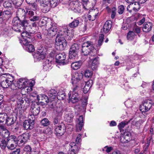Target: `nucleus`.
<instances>
[{
    "label": "nucleus",
    "mask_w": 154,
    "mask_h": 154,
    "mask_svg": "<svg viewBox=\"0 0 154 154\" xmlns=\"http://www.w3.org/2000/svg\"><path fill=\"white\" fill-rule=\"evenodd\" d=\"M9 140H8V138L7 140L8 141L10 140V141H14L15 143H17L18 142V138H17L14 135H11L9 136Z\"/></svg>",
    "instance_id": "obj_41"
},
{
    "label": "nucleus",
    "mask_w": 154,
    "mask_h": 154,
    "mask_svg": "<svg viewBox=\"0 0 154 154\" xmlns=\"http://www.w3.org/2000/svg\"><path fill=\"white\" fill-rule=\"evenodd\" d=\"M48 94L50 98L54 99L57 95V92L55 90L51 89L48 91Z\"/></svg>",
    "instance_id": "obj_28"
},
{
    "label": "nucleus",
    "mask_w": 154,
    "mask_h": 154,
    "mask_svg": "<svg viewBox=\"0 0 154 154\" xmlns=\"http://www.w3.org/2000/svg\"><path fill=\"white\" fill-rule=\"evenodd\" d=\"M132 4L134 5L133 10L135 11H138L140 8V3L137 2H134V3H132Z\"/></svg>",
    "instance_id": "obj_38"
},
{
    "label": "nucleus",
    "mask_w": 154,
    "mask_h": 154,
    "mask_svg": "<svg viewBox=\"0 0 154 154\" xmlns=\"http://www.w3.org/2000/svg\"><path fill=\"white\" fill-rule=\"evenodd\" d=\"M82 135L80 134H79L76 139L75 142L77 144L79 143L82 140L81 139V136Z\"/></svg>",
    "instance_id": "obj_55"
},
{
    "label": "nucleus",
    "mask_w": 154,
    "mask_h": 154,
    "mask_svg": "<svg viewBox=\"0 0 154 154\" xmlns=\"http://www.w3.org/2000/svg\"><path fill=\"white\" fill-rule=\"evenodd\" d=\"M79 49V46L78 44H74L72 45L69 50V57L73 59L77 58L78 53Z\"/></svg>",
    "instance_id": "obj_5"
},
{
    "label": "nucleus",
    "mask_w": 154,
    "mask_h": 154,
    "mask_svg": "<svg viewBox=\"0 0 154 154\" xmlns=\"http://www.w3.org/2000/svg\"><path fill=\"white\" fill-rule=\"evenodd\" d=\"M41 123L42 125L44 126H46L49 125V122L46 118H44L42 120L41 122Z\"/></svg>",
    "instance_id": "obj_44"
},
{
    "label": "nucleus",
    "mask_w": 154,
    "mask_h": 154,
    "mask_svg": "<svg viewBox=\"0 0 154 154\" xmlns=\"http://www.w3.org/2000/svg\"><path fill=\"white\" fill-rule=\"evenodd\" d=\"M23 127L26 130H31L33 128L34 125L33 119L30 120H26L23 123Z\"/></svg>",
    "instance_id": "obj_14"
},
{
    "label": "nucleus",
    "mask_w": 154,
    "mask_h": 154,
    "mask_svg": "<svg viewBox=\"0 0 154 154\" xmlns=\"http://www.w3.org/2000/svg\"><path fill=\"white\" fill-rule=\"evenodd\" d=\"M69 145L71 147V148L70 149H71L73 152H78L79 148L78 146L76 145L75 143L74 142H71L70 143Z\"/></svg>",
    "instance_id": "obj_33"
},
{
    "label": "nucleus",
    "mask_w": 154,
    "mask_h": 154,
    "mask_svg": "<svg viewBox=\"0 0 154 154\" xmlns=\"http://www.w3.org/2000/svg\"><path fill=\"white\" fill-rule=\"evenodd\" d=\"M29 20L31 21H35L38 20L40 18V17L37 16H35L32 17H29Z\"/></svg>",
    "instance_id": "obj_53"
},
{
    "label": "nucleus",
    "mask_w": 154,
    "mask_h": 154,
    "mask_svg": "<svg viewBox=\"0 0 154 154\" xmlns=\"http://www.w3.org/2000/svg\"><path fill=\"white\" fill-rule=\"evenodd\" d=\"M29 134L28 133H24L18 137V140L20 144L25 143L29 139Z\"/></svg>",
    "instance_id": "obj_12"
},
{
    "label": "nucleus",
    "mask_w": 154,
    "mask_h": 154,
    "mask_svg": "<svg viewBox=\"0 0 154 154\" xmlns=\"http://www.w3.org/2000/svg\"><path fill=\"white\" fill-rule=\"evenodd\" d=\"M16 29V32H17L20 33L21 35V36L24 38L26 37L27 38V39L30 38V36H31L30 33L29 32H28L27 31V29H23V28H20V29ZM24 39V38H23Z\"/></svg>",
    "instance_id": "obj_20"
},
{
    "label": "nucleus",
    "mask_w": 154,
    "mask_h": 154,
    "mask_svg": "<svg viewBox=\"0 0 154 154\" xmlns=\"http://www.w3.org/2000/svg\"><path fill=\"white\" fill-rule=\"evenodd\" d=\"M104 149H106L105 151L107 153L110 152L113 149V148L112 146H106L104 147Z\"/></svg>",
    "instance_id": "obj_56"
},
{
    "label": "nucleus",
    "mask_w": 154,
    "mask_h": 154,
    "mask_svg": "<svg viewBox=\"0 0 154 154\" xmlns=\"http://www.w3.org/2000/svg\"><path fill=\"white\" fill-rule=\"evenodd\" d=\"M90 88L87 85H85L83 88V92L84 93L86 94L88 92Z\"/></svg>",
    "instance_id": "obj_62"
},
{
    "label": "nucleus",
    "mask_w": 154,
    "mask_h": 154,
    "mask_svg": "<svg viewBox=\"0 0 154 154\" xmlns=\"http://www.w3.org/2000/svg\"><path fill=\"white\" fill-rule=\"evenodd\" d=\"M2 135L4 137H8L10 135V132L7 129H5L2 131Z\"/></svg>",
    "instance_id": "obj_40"
},
{
    "label": "nucleus",
    "mask_w": 154,
    "mask_h": 154,
    "mask_svg": "<svg viewBox=\"0 0 154 154\" xmlns=\"http://www.w3.org/2000/svg\"><path fill=\"white\" fill-rule=\"evenodd\" d=\"M40 107V106L37 104H32L31 107V111L34 115L37 116L39 113Z\"/></svg>",
    "instance_id": "obj_21"
},
{
    "label": "nucleus",
    "mask_w": 154,
    "mask_h": 154,
    "mask_svg": "<svg viewBox=\"0 0 154 154\" xmlns=\"http://www.w3.org/2000/svg\"><path fill=\"white\" fill-rule=\"evenodd\" d=\"M124 10V6L123 5H121L118 8V12L119 14H121L123 13Z\"/></svg>",
    "instance_id": "obj_48"
},
{
    "label": "nucleus",
    "mask_w": 154,
    "mask_h": 154,
    "mask_svg": "<svg viewBox=\"0 0 154 154\" xmlns=\"http://www.w3.org/2000/svg\"><path fill=\"white\" fill-rule=\"evenodd\" d=\"M104 37V35L103 34L101 35L99 37L98 40V43L97 44L98 46H100L102 45Z\"/></svg>",
    "instance_id": "obj_45"
},
{
    "label": "nucleus",
    "mask_w": 154,
    "mask_h": 154,
    "mask_svg": "<svg viewBox=\"0 0 154 154\" xmlns=\"http://www.w3.org/2000/svg\"><path fill=\"white\" fill-rule=\"evenodd\" d=\"M46 50L45 48L42 46L38 48L37 53L34 55V60L38 61L42 60L45 57Z\"/></svg>",
    "instance_id": "obj_4"
},
{
    "label": "nucleus",
    "mask_w": 154,
    "mask_h": 154,
    "mask_svg": "<svg viewBox=\"0 0 154 154\" xmlns=\"http://www.w3.org/2000/svg\"><path fill=\"white\" fill-rule=\"evenodd\" d=\"M13 4L15 8H17L20 7L22 4V1L21 0H13L12 1Z\"/></svg>",
    "instance_id": "obj_35"
},
{
    "label": "nucleus",
    "mask_w": 154,
    "mask_h": 154,
    "mask_svg": "<svg viewBox=\"0 0 154 154\" xmlns=\"http://www.w3.org/2000/svg\"><path fill=\"white\" fill-rule=\"evenodd\" d=\"M91 60H92V63L91 68L93 70H95L97 69L99 64L98 57L93 58Z\"/></svg>",
    "instance_id": "obj_23"
},
{
    "label": "nucleus",
    "mask_w": 154,
    "mask_h": 154,
    "mask_svg": "<svg viewBox=\"0 0 154 154\" xmlns=\"http://www.w3.org/2000/svg\"><path fill=\"white\" fill-rule=\"evenodd\" d=\"M130 140V134L128 132L125 133L120 137V141L122 143H127Z\"/></svg>",
    "instance_id": "obj_15"
},
{
    "label": "nucleus",
    "mask_w": 154,
    "mask_h": 154,
    "mask_svg": "<svg viewBox=\"0 0 154 154\" xmlns=\"http://www.w3.org/2000/svg\"><path fill=\"white\" fill-rule=\"evenodd\" d=\"M32 150L31 147L29 145L26 146L24 148V150L26 152H29L30 151Z\"/></svg>",
    "instance_id": "obj_60"
},
{
    "label": "nucleus",
    "mask_w": 154,
    "mask_h": 154,
    "mask_svg": "<svg viewBox=\"0 0 154 154\" xmlns=\"http://www.w3.org/2000/svg\"><path fill=\"white\" fill-rule=\"evenodd\" d=\"M92 73L91 71L89 70H86L85 72V75L86 77H89L92 76Z\"/></svg>",
    "instance_id": "obj_51"
},
{
    "label": "nucleus",
    "mask_w": 154,
    "mask_h": 154,
    "mask_svg": "<svg viewBox=\"0 0 154 154\" xmlns=\"http://www.w3.org/2000/svg\"><path fill=\"white\" fill-rule=\"evenodd\" d=\"M82 64L81 61H79L72 63L71 65L72 68L74 70H77L79 68Z\"/></svg>",
    "instance_id": "obj_27"
},
{
    "label": "nucleus",
    "mask_w": 154,
    "mask_h": 154,
    "mask_svg": "<svg viewBox=\"0 0 154 154\" xmlns=\"http://www.w3.org/2000/svg\"><path fill=\"white\" fill-rule=\"evenodd\" d=\"M133 31L135 33H136L139 35V34H140V29L139 27H135L133 28Z\"/></svg>",
    "instance_id": "obj_49"
},
{
    "label": "nucleus",
    "mask_w": 154,
    "mask_h": 154,
    "mask_svg": "<svg viewBox=\"0 0 154 154\" xmlns=\"http://www.w3.org/2000/svg\"><path fill=\"white\" fill-rule=\"evenodd\" d=\"M111 12V17L112 19L115 18L116 13V8L114 7L110 9Z\"/></svg>",
    "instance_id": "obj_46"
},
{
    "label": "nucleus",
    "mask_w": 154,
    "mask_h": 154,
    "mask_svg": "<svg viewBox=\"0 0 154 154\" xmlns=\"http://www.w3.org/2000/svg\"><path fill=\"white\" fill-rule=\"evenodd\" d=\"M60 0H51L50 1L51 5H52L54 7L56 6L59 2Z\"/></svg>",
    "instance_id": "obj_54"
},
{
    "label": "nucleus",
    "mask_w": 154,
    "mask_h": 154,
    "mask_svg": "<svg viewBox=\"0 0 154 154\" xmlns=\"http://www.w3.org/2000/svg\"><path fill=\"white\" fill-rule=\"evenodd\" d=\"M32 87L30 86H26L24 88L21 89V93L22 94L25 95L26 93H24L25 90H26V93H29L32 90Z\"/></svg>",
    "instance_id": "obj_31"
},
{
    "label": "nucleus",
    "mask_w": 154,
    "mask_h": 154,
    "mask_svg": "<svg viewBox=\"0 0 154 154\" xmlns=\"http://www.w3.org/2000/svg\"><path fill=\"white\" fill-rule=\"evenodd\" d=\"M79 23L78 18L74 19L73 21L69 24V26L71 28H75L78 26Z\"/></svg>",
    "instance_id": "obj_29"
},
{
    "label": "nucleus",
    "mask_w": 154,
    "mask_h": 154,
    "mask_svg": "<svg viewBox=\"0 0 154 154\" xmlns=\"http://www.w3.org/2000/svg\"><path fill=\"white\" fill-rule=\"evenodd\" d=\"M38 101L40 103H48L49 101L48 96L44 94H41L38 95L37 97Z\"/></svg>",
    "instance_id": "obj_19"
},
{
    "label": "nucleus",
    "mask_w": 154,
    "mask_h": 154,
    "mask_svg": "<svg viewBox=\"0 0 154 154\" xmlns=\"http://www.w3.org/2000/svg\"><path fill=\"white\" fill-rule=\"evenodd\" d=\"M15 110L17 114L20 115H22L24 111L23 108L21 109H15Z\"/></svg>",
    "instance_id": "obj_57"
},
{
    "label": "nucleus",
    "mask_w": 154,
    "mask_h": 154,
    "mask_svg": "<svg viewBox=\"0 0 154 154\" xmlns=\"http://www.w3.org/2000/svg\"><path fill=\"white\" fill-rule=\"evenodd\" d=\"M83 126V124H77L76 125V130L77 132H79L81 131Z\"/></svg>",
    "instance_id": "obj_52"
},
{
    "label": "nucleus",
    "mask_w": 154,
    "mask_h": 154,
    "mask_svg": "<svg viewBox=\"0 0 154 154\" xmlns=\"http://www.w3.org/2000/svg\"><path fill=\"white\" fill-rule=\"evenodd\" d=\"M14 83L16 87V88L15 89L17 88L22 89L29 84L28 79L22 78L19 79L17 83L15 82Z\"/></svg>",
    "instance_id": "obj_10"
},
{
    "label": "nucleus",
    "mask_w": 154,
    "mask_h": 154,
    "mask_svg": "<svg viewBox=\"0 0 154 154\" xmlns=\"http://www.w3.org/2000/svg\"><path fill=\"white\" fill-rule=\"evenodd\" d=\"M152 25L150 22L145 23L143 27V30L144 32H148L150 31L152 28Z\"/></svg>",
    "instance_id": "obj_26"
},
{
    "label": "nucleus",
    "mask_w": 154,
    "mask_h": 154,
    "mask_svg": "<svg viewBox=\"0 0 154 154\" xmlns=\"http://www.w3.org/2000/svg\"><path fill=\"white\" fill-rule=\"evenodd\" d=\"M57 30L56 24L51 23L47 30V34L48 36L52 37L56 34Z\"/></svg>",
    "instance_id": "obj_7"
},
{
    "label": "nucleus",
    "mask_w": 154,
    "mask_h": 154,
    "mask_svg": "<svg viewBox=\"0 0 154 154\" xmlns=\"http://www.w3.org/2000/svg\"><path fill=\"white\" fill-rule=\"evenodd\" d=\"M74 112L70 110L69 112L66 113L65 116V121L68 123H72L73 121L74 117Z\"/></svg>",
    "instance_id": "obj_16"
},
{
    "label": "nucleus",
    "mask_w": 154,
    "mask_h": 154,
    "mask_svg": "<svg viewBox=\"0 0 154 154\" xmlns=\"http://www.w3.org/2000/svg\"><path fill=\"white\" fill-rule=\"evenodd\" d=\"M20 152V149H17L11 152L10 154H19Z\"/></svg>",
    "instance_id": "obj_64"
},
{
    "label": "nucleus",
    "mask_w": 154,
    "mask_h": 154,
    "mask_svg": "<svg viewBox=\"0 0 154 154\" xmlns=\"http://www.w3.org/2000/svg\"><path fill=\"white\" fill-rule=\"evenodd\" d=\"M42 7V11L43 13H46L49 11L51 7L50 1L47 0V2L45 1V3H42L41 5Z\"/></svg>",
    "instance_id": "obj_17"
},
{
    "label": "nucleus",
    "mask_w": 154,
    "mask_h": 154,
    "mask_svg": "<svg viewBox=\"0 0 154 154\" xmlns=\"http://www.w3.org/2000/svg\"><path fill=\"white\" fill-rule=\"evenodd\" d=\"M7 147L9 149H13L16 147V146L13 143H11L10 145L8 144L7 145Z\"/></svg>",
    "instance_id": "obj_61"
},
{
    "label": "nucleus",
    "mask_w": 154,
    "mask_h": 154,
    "mask_svg": "<svg viewBox=\"0 0 154 154\" xmlns=\"http://www.w3.org/2000/svg\"><path fill=\"white\" fill-rule=\"evenodd\" d=\"M24 40H23L22 41L23 44L25 46H26V47L28 46L29 44L28 42L29 41V40L26 38H24Z\"/></svg>",
    "instance_id": "obj_59"
},
{
    "label": "nucleus",
    "mask_w": 154,
    "mask_h": 154,
    "mask_svg": "<svg viewBox=\"0 0 154 154\" xmlns=\"http://www.w3.org/2000/svg\"><path fill=\"white\" fill-rule=\"evenodd\" d=\"M73 32L72 30L70 31L68 28L62 29L59 31L56 37L55 44L59 46L61 50L63 49L66 45L65 38L68 40L73 37Z\"/></svg>",
    "instance_id": "obj_1"
},
{
    "label": "nucleus",
    "mask_w": 154,
    "mask_h": 154,
    "mask_svg": "<svg viewBox=\"0 0 154 154\" xmlns=\"http://www.w3.org/2000/svg\"><path fill=\"white\" fill-rule=\"evenodd\" d=\"M83 76V74L80 72H75L72 74L71 82L73 85H79Z\"/></svg>",
    "instance_id": "obj_6"
},
{
    "label": "nucleus",
    "mask_w": 154,
    "mask_h": 154,
    "mask_svg": "<svg viewBox=\"0 0 154 154\" xmlns=\"http://www.w3.org/2000/svg\"><path fill=\"white\" fill-rule=\"evenodd\" d=\"M66 58V55L64 53L58 54L55 57L56 62L60 65H64L67 63V62L65 61Z\"/></svg>",
    "instance_id": "obj_9"
},
{
    "label": "nucleus",
    "mask_w": 154,
    "mask_h": 154,
    "mask_svg": "<svg viewBox=\"0 0 154 154\" xmlns=\"http://www.w3.org/2000/svg\"><path fill=\"white\" fill-rule=\"evenodd\" d=\"M51 60H50L48 59L46 60L43 63V68L45 69L46 70H48L51 66Z\"/></svg>",
    "instance_id": "obj_30"
},
{
    "label": "nucleus",
    "mask_w": 154,
    "mask_h": 154,
    "mask_svg": "<svg viewBox=\"0 0 154 154\" xmlns=\"http://www.w3.org/2000/svg\"><path fill=\"white\" fill-rule=\"evenodd\" d=\"M36 31H37L36 28L31 27V29L29 31V33L31 34H35V33H36Z\"/></svg>",
    "instance_id": "obj_63"
},
{
    "label": "nucleus",
    "mask_w": 154,
    "mask_h": 154,
    "mask_svg": "<svg viewBox=\"0 0 154 154\" xmlns=\"http://www.w3.org/2000/svg\"><path fill=\"white\" fill-rule=\"evenodd\" d=\"M55 131L56 135L58 136L62 135L65 132V125L63 123L55 126Z\"/></svg>",
    "instance_id": "obj_8"
},
{
    "label": "nucleus",
    "mask_w": 154,
    "mask_h": 154,
    "mask_svg": "<svg viewBox=\"0 0 154 154\" xmlns=\"http://www.w3.org/2000/svg\"><path fill=\"white\" fill-rule=\"evenodd\" d=\"M15 119L13 115H8L7 118L6 119V123L8 125H11L15 122Z\"/></svg>",
    "instance_id": "obj_24"
},
{
    "label": "nucleus",
    "mask_w": 154,
    "mask_h": 154,
    "mask_svg": "<svg viewBox=\"0 0 154 154\" xmlns=\"http://www.w3.org/2000/svg\"><path fill=\"white\" fill-rule=\"evenodd\" d=\"M28 25V21L26 20H23L20 21V24H19V27L21 28H23V29H27V27Z\"/></svg>",
    "instance_id": "obj_32"
},
{
    "label": "nucleus",
    "mask_w": 154,
    "mask_h": 154,
    "mask_svg": "<svg viewBox=\"0 0 154 154\" xmlns=\"http://www.w3.org/2000/svg\"><path fill=\"white\" fill-rule=\"evenodd\" d=\"M81 51L82 54L85 56L89 55L91 56H94L97 54V50L94 47V44L89 41L82 44Z\"/></svg>",
    "instance_id": "obj_2"
},
{
    "label": "nucleus",
    "mask_w": 154,
    "mask_h": 154,
    "mask_svg": "<svg viewBox=\"0 0 154 154\" xmlns=\"http://www.w3.org/2000/svg\"><path fill=\"white\" fill-rule=\"evenodd\" d=\"M8 115L6 114H1L0 117V123L3 122L7 117Z\"/></svg>",
    "instance_id": "obj_47"
},
{
    "label": "nucleus",
    "mask_w": 154,
    "mask_h": 154,
    "mask_svg": "<svg viewBox=\"0 0 154 154\" xmlns=\"http://www.w3.org/2000/svg\"><path fill=\"white\" fill-rule=\"evenodd\" d=\"M7 141H8L7 140ZM8 142H6L5 140L4 139H2L0 140V146L2 149H5L6 147V146L8 145Z\"/></svg>",
    "instance_id": "obj_36"
},
{
    "label": "nucleus",
    "mask_w": 154,
    "mask_h": 154,
    "mask_svg": "<svg viewBox=\"0 0 154 154\" xmlns=\"http://www.w3.org/2000/svg\"><path fill=\"white\" fill-rule=\"evenodd\" d=\"M3 5L5 8H11L12 7V4L11 1H7L4 3Z\"/></svg>",
    "instance_id": "obj_42"
},
{
    "label": "nucleus",
    "mask_w": 154,
    "mask_h": 154,
    "mask_svg": "<svg viewBox=\"0 0 154 154\" xmlns=\"http://www.w3.org/2000/svg\"><path fill=\"white\" fill-rule=\"evenodd\" d=\"M152 105V101H147L144 103L143 105L140 107V110L142 112H145L149 110Z\"/></svg>",
    "instance_id": "obj_13"
},
{
    "label": "nucleus",
    "mask_w": 154,
    "mask_h": 154,
    "mask_svg": "<svg viewBox=\"0 0 154 154\" xmlns=\"http://www.w3.org/2000/svg\"><path fill=\"white\" fill-rule=\"evenodd\" d=\"M14 80V77L9 74L7 75L6 77L0 76V82L3 88H7L10 87L11 89H15L16 87Z\"/></svg>",
    "instance_id": "obj_3"
},
{
    "label": "nucleus",
    "mask_w": 154,
    "mask_h": 154,
    "mask_svg": "<svg viewBox=\"0 0 154 154\" xmlns=\"http://www.w3.org/2000/svg\"><path fill=\"white\" fill-rule=\"evenodd\" d=\"M77 2L71 3L70 6L71 9L75 13L79 12L80 11V7L79 6Z\"/></svg>",
    "instance_id": "obj_25"
},
{
    "label": "nucleus",
    "mask_w": 154,
    "mask_h": 154,
    "mask_svg": "<svg viewBox=\"0 0 154 154\" xmlns=\"http://www.w3.org/2000/svg\"><path fill=\"white\" fill-rule=\"evenodd\" d=\"M72 96L71 98V94L70 92L68 94L69 97L68 100H69V102L71 101L72 103H75L81 99V95L79 94L77 92H74L73 93H72Z\"/></svg>",
    "instance_id": "obj_11"
},
{
    "label": "nucleus",
    "mask_w": 154,
    "mask_h": 154,
    "mask_svg": "<svg viewBox=\"0 0 154 154\" xmlns=\"http://www.w3.org/2000/svg\"><path fill=\"white\" fill-rule=\"evenodd\" d=\"M127 124V122H121L118 125V127L119 128L120 130L122 129Z\"/></svg>",
    "instance_id": "obj_50"
},
{
    "label": "nucleus",
    "mask_w": 154,
    "mask_h": 154,
    "mask_svg": "<svg viewBox=\"0 0 154 154\" xmlns=\"http://www.w3.org/2000/svg\"><path fill=\"white\" fill-rule=\"evenodd\" d=\"M112 22L111 21H107L105 23L101 30L105 33H108L112 27Z\"/></svg>",
    "instance_id": "obj_22"
},
{
    "label": "nucleus",
    "mask_w": 154,
    "mask_h": 154,
    "mask_svg": "<svg viewBox=\"0 0 154 154\" xmlns=\"http://www.w3.org/2000/svg\"><path fill=\"white\" fill-rule=\"evenodd\" d=\"M29 5L30 8L33 11L36 10L38 8L37 5L35 3L32 2L31 3H28Z\"/></svg>",
    "instance_id": "obj_43"
},
{
    "label": "nucleus",
    "mask_w": 154,
    "mask_h": 154,
    "mask_svg": "<svg viewBox=\"0 0 154 154\" xmlns=\"http://www.w3.org/2000/svg\"><path fill=\"white\" fill-rule=\"evenodd\" d=\"M93 84V82L92 80H90L86 82L85 85H87L88 86H89V87L90 88L92 85Z\"/></svg>",
    "instance_id": "obj_58"
},
{
    "label": "nucleus",
    "mask_w": 154,
    "mask_h": 154,
    "mask_svg": "<svg viewBox=\"0 0 154 154\" xmlns=\"http://www.w3.org/2000/svg\"><path fill=\"white\" fill-rule=\"evenodd\" d=\"M26 50L29 52H32L35 51V48L34 46L31 44H29L28 46L26 48Z\"/></svg>",
    "instance_id": "obj_39"
},
{
    "label": "nucleus",
    "mask_w": 154,
    "mask_h": 154,
    "mask_svg": "<svg viewBox=\"0 0 154 154\" xmlns=\"http://www.w3.org/2000/svg\"><path fill=\"white\" fill-rule=\"evenodd\" d=\"M137 36V35L133 31H130L128 33L127 35L128 39L129 40H132Z\"/></svg>",
    "instance_id": "obj_34"
},
{
    "label": "nucleus",
    "mask_w": 154,
    "mask_h": 154,
    "mask_svg": "<svg viewBox=\"0 0 154 154\" xmlns=\"http://www.w3.org/2000/svg\"><path fill=\"white\" fill-rule=\"evenodd\" d=\"M20 18L18 17H14L13 19L12 23L13 24V26L12 29L15 31L16 32V29H20L19 27V24H20Z\"/></svg>",
    "instance_id": "obj_18"
},
{
    "label": "nucleus",
    "mask_w": 154,
    "mask_h": 154,
    "mask_svg": "<svg viewBox=\"0 0 154 154\" xmlns=\"http://www.w3.org/2000/svg\"><path fill=\"white\" fill-rule=\"evenodd\" d=\"M17 15L18 16L20 17L21 16H24L26 14V12L24 9L21 8H19L17 11Z\"/></svg>",
    "instance_id": "obj_37"
}]
</instances>
